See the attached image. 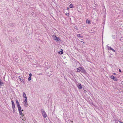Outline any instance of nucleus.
<instances>
[{"mask_svg":"<svg viewBox=\"0 0 123 123\" xmlns=\"http://www.w3.org/2000/svg\"><path fill=\"white\" fill-rule=\"evenodd\" d=\"M17 105L19 112V114L20 115H21L22 114V112L21 108L19 104H17Z\"/></svg>","mask_w":123,"mask_h":123,"instance_id":"nucleus-1","label":"nucleus"},{"mask_svg":"<svg viewBox=\"0 0 123 123\" xmlns=\"http://www.w3.org/2000/svg\"><path fill=\"white\" fill-rule=\"evenodd\" d=\"M53 39L55 40L57 42L59 41L60 40L59 37H57L56 36L54 35H53Z\"/></svg>","mask_w":123,"mask_h":123,"instance_id":"nucleus-2","label":"nucleus"},{"mask_svg":"<svg viewBox=\"0 0 123 123\" xmlns=\"http://www.w3.org/2000/svg\"><path fill=\"white\" fill-rule=\"evenodd\" d=\"M41 112L42 114V115L43 117L44 118L46 117L47 116V115L46 113L44 111V110L42 109V110L41 111Z\"/></svg>","mask_w":123,"mask_h":123,"instance_id":"nucleus-3","label":"nucleus"},{"mask_svg":"<svg viewBox=\"0 0 123 123\" xmlns=\"http://www.w3.org/2000/svg\"><path fill=\"white\" fill-rule=\"evenodd\" d=\"M110 76V78L113 80L114 81H117V79L116 78V77L113 75H111Z\"/></svg>","mask_w":123,"mask_h":123,"instance_id":"nucleus-4","label":"nucleus"},{"mask_svg":"<svg viewBox=\"0 0 123 123\" xmlns=\"http://www.w3.org/2000/svg\"><path fill=\"white\" fill-rule=\"evenodd\" d=\"M82 68L81 71V72L85 74H87V73L86 71L84 69V68L83 67L81 68Z\"/></svg>","mask_w":123,"mask_h":123,"instance_id":"nucleus-5","label":"nucleus"},{"mask_svg":"<svg viewBox=\"0 0 123 123\" xmlns=\"http://www.w3.org/2000/svg\"><path fill=\"white\" fill-rule=\"evenodd\" d=\"M24 106L26 107L28 105L27 100L25 99L24 102Z\"/></svg>","mask_w":123,"mask_h":123,"instance_id":"nucleus-6","label":"nucleus"},{"mask_svg":"<svg viewBox=\"0 0 123 123\" xmlns=\"http://www.w3.org/2000/svg\"><path fill=\"white\" fill-rule=\"evenodd\" d=\"M82 67H80L78 68H77V72H81V70Z\"/></svg>","mask_w":123,"mask_h":123,"instance_id":"nucleus-7","label":"nucleus"},{"mask_svg":"<svg viewBox=\"0 0 123 123\" xmlns=\"http://www.w3.org/2000/svg\"><path fill=\"white\" fill-rule=\"evenodd\" d=\"M76 85L77 87L79 89H81L82 88V87L81 84L79 85L76 84Z\"/></svg>","mask_w":123,"mask_h":123,"instance_id":"nucleus-8","label":"nucleus"},{"mask_svg":"<svg viewBox=\"0 0 123 123\" xmlns=\"http://www.w3.org/2000/svg\"><path fill=\"white\" fill-rule=\"evenodd\" d=\"M23 95L24 98H25V99L27 100V97L26 95V94L24 92L23 93Z\"/></svg>","mask_w":123,"mask_h":123,"instance_id":"nucleus-9","label":"nucleus"},{"mask_svg":"<svg viewBox=\"0 0 123 123\" xmlns=\"http://www.w3.org/2000/svg\"><path fill=\"white\" fill-rule=\"evenodd\" d=\"M12 104V108H15V103L13 100H11Z\"/></svg>","mask_w":123,"mask_h":123,"instance_id":"nucleus-10","label":"nucleus"},{"mask_svg":"<svg viewBox=\"0 0 123 123\" xmlns=\"http://www.w3.org/2000/svg\"><path fill=\"white\" fill-rule=\"evenodd\" d=\"M58 54L60 55H62L63 53V50L62 49H61V51L58 52Z\"/></svg>","mask_w":123,"mask_h":123,"instance_id":"nucleus-11","label":"nucleus"},{"mask_svg":"<svg viewBox=\"0 0 123 123\" xmlns=\"http://www.w3.org/2000/svg\"><path fill=\"white\" fill-rule=\"evenodd\" d=\"M15 25V24L13 23H10L9 24V26L11 27H13Z\"/></svg>","mask_w":123,"mask_h":123,"instance_id":"nucleus-12","label":"nucleus"},{"mask_svg":"<svg viewBox=\"0 0 123 123\" xmlns=\"http://www.w3.org/2000/svg\"><path fill=\"white\" fill-rule=\"evenodd\" d=\"M90 21L89 20L87 19L86 20V23L90 24Z\"/></svg>","mask_w":123,"mask_h":123,"instance_id":"nucleus-13","label":"nucleus"},{"mask_svg":"<svg viewBox=\"0 0 123 123\" xmlns=\"http://www.w3.org/2000/svg\"><path fill=\"white\" fill-rule=\"evenodd\" d=\"M4 83L2 82V80L0 79V86H2V84Z\"/></svg>","mask_w":123,"mask_h":123,"instance_id":"nucleus-14","label":"nucleus"},{"mask_svg":"<svg viewBox=\"0 0 123 123\" xmlns=\"http://www.w3.org/2000/svg\"><path fill=\"white\" fill-rule=\"evenodd\" d=\"M69 6L70 8H72L73 7V6L72 4H70Z\"/></svg>","mask_w":123,"mask_h":123,"instance_id":"nucleus-15","label":"nucleus"},{"mask_svg":"<svg viewBox=\"0 0 123 123\" xmlns=\"http://www.w3.org/2000/svg\"><path fill=\"white\" fill-rule=\"evenodd\" d=\"M21 82L22 83H23L24 84H25V80L23 79L21 81Z\"/></svg>","mask_w":123,"mask_h":123,"instance_id":"nucleus-16","label":"nucleus"},{"mask_svg":"<svg viewBox=\"0 0 123 123\" xmlns=\"http://www.w3.org/2000/svg\"><path fill=\"white\" fill-rule=\"evenodd\" d=\"M12 108L13 110V113H14V112H15V108L14 107V108Z\"/></svg>","mask_w":123,"mask_h":123,"instance_id":"nucleus-17","label":"nucleus"},{"mask_svg":"<svg viewBox=\"0 0 123 123\" xmlns=\"http://www.w3.org/2000/svg\"><path fill=\"white\" fill-rule=\"evenodd\" d=\"M108 49L109 50H111V49L112 48L111 47H110V46H109L108 45L107 46Z\"/></svg>","mask_w":123,"mask_h":123,"instance_id":"nucleus-18","label":"nucleus"},{"mask_svg":"<svg viewBox=\"0 0 123 123\" xmlns=\"http://www.w3.org/2000/svg\"><path fill=\"white\" fill-rule=\"evenodd\" d=\"M120 40L121 41V42L123 41V37H121L120 39Z\"/></svg>","mask_w":123,"mask_h":123,"instance_id":"nucleus-19","label":"nucleus"},{"mask_svg":"<svg viewBox=\"0 0 123 123\" xmlns=\"http://www.w3.org/2000/svg\"><path fill=\"white\" fill-rule=\"evenodd\" d=\"M77 35L78 37H80V35L79 34H77Z\"/></svg>","mask_w":123,"mask_h":123,"instance_id":"nucleus-20","label":"nucleus"},{"mask_svg":"<svg viewBox=\"0 0 123 123\" xmlns=\"http://www.w3.org/2000/svg\"><path fill=\"white\" fill-rule=\"evenodd\" d=\"M31 77H29L28 79V80L29 81H30L31 80Z\"/></svg>","mask_w":123,"mask_h":123,"instance_id":"nucleus-21","label":"nucleus"},{"mask_svg":"<svg viewBox=\"0 0 123 123\" xmlns=\"http://www.w3.org/2000/svg\"><path fill=\"white\" fill-rule=\"evenodd\" d=\"M16 103L17 105L19 104L18 101V100H16Z\"/></svg>","mask_w":123,"mask_h":123,"instance_id":"nucleus-22","label":"nucleus"},{"mask_svg":"<svg viewBox=\"0 0 123 123\" xmlns=\"http://www.w3.org/2000/svg\"><path fill=\"white\" fill-rule=\"evenodd\" d=\"M29 77H31V76H32V74L31 73H30L29 74Z\"/></svg>","mask_w":123,"mask_h":123,"instance_id":"nucleus-23","label":"nucleus"},{"mask_svg":"<svg viewBox=\"0 0 123 123\" xmlns=\"http://www.w3.org/2000/svg\"><path fill=\"white\" fill-rule=\"evenodd\" d=\"M119 71L121 73L122 71H121V70L120 69H119Z\"/></svg>","mask_w":123,"mask_h":123,"instance_id":"nucleus-24","label":"nucleus"},{"mask_svg":"<svg viewBox=\"0 0 123 123\" xmlns=\"http://www.w3.org/2000/svg\"><path fill=\"white\" fill-rule=\"evenodd\" d=\"M112 37L113 39H115V36H112Z\"/></svg>","mask_w":123,"mask_h":123,"instance_id":"nucleus-25","label":"nucleus"},{"mask_svg":"<svg viewBox=\"0 0 123 123\" xmlns=\"http://www.w3.org/2000/svg\"><path fill=\"white\" fill-rule=\"evenodd\" d=\"M80 37L81 38H83V36H80Z\"/></svg>","mask_w":123,"mask_h":123,"instance_id":"nucleus-26","label":"nucleus"},{"mask_svg":"<svg viewBox=\"0 0 123 123\" xmlns=\"http://www.w3.org/2000/svg\"><path fill=\"white\" fill-rule=\"evenodd\" d=\"M20 77H18V78L20 80H22L21 79V78H20Z\"/></svg>","mask_w":123,"mask_h":123,"instance_id":"nucleus-27","label":"nucleus"},{"mask_svg":"<svg viewBox=\"0 0 123 123\" xmlns=\"http://www.w3.org/2000/svg\"><path fill=\"white\" fill-rule=\"evenodd\" d=\"M69 9V7H67V10H68Z\"/></svg>","mask_w":123,"mask_h":123,"instance_id":"nucleus-28","label":"nucleus"},{"mask_svg":"<svg viewBox=\"0 0 123 123\" xmlns=\"http://www.w3.org/2000/svg\"><path fill=\"white\" fill-rule=\"evenodd\" d=\"M113 52H115V50L113 49L112 50Z\"/></svg>","mask_w":123,"mask_h":123,"instance_id":"nucleus-29","label":"nucleus"},{"mask_svg":"<svg viewBox=\"0 0 123 123\" xmlns=\"http://www.w3.org/2000/svg\"><path fill=\"white\" fill-rule=\"evenodd\" d=\"M81 42H82V43H85L84 42H83V41H81Z\"/></svg>","mask_w":123,"mask_h":123,"instance_id":"nucleus-30","label":"nucleus"},{"mask_svg":"<svg viewBox=\"0 0 123 123\" xmlns=\"http://www.w3.org/2000/svg\"><path fill=\"white\" fill-rule=\"evenodd\" d=\"M113 74L114 75H116V73H114Z\"/></svg>","mask_w":123,"mask_h":123,"instance_id":"nucleus-31","label":"nucleus"},{"mask_svg":"<svg viewBox=\"0 0 123 123\" xmlns=\"http://www.w3.org/2000/svg\"><path fill=\"white\" fill-rule=\"evenodd\" d=\"M119 122L120 123H123V122H122L120 121H119Z\"/></svg>","mask_w":123,"mask_h":123,"instance_id":"nucleus-32","label":"nucleus"},{"mask_svg":"<svg viewBox=\"0 0 123 123\" xmlns=\"http://www.w3.org/2000/svg\"><path fill=\"white\" fill-rule=\"evenodd\" d=\"M22 115V116H24V114H23V113H22V114L21 115Z\"/></svg>","mask_w":123,"mask_h":123,"instance_id":"nucleus-33","label":"nucleus"},{"mask_svg":"<svg viewBox=\"0 0 123 123\" xmlns=\"http://www.w3.org/2000/svg\"><path fill=\"white\" fill-rule=\"evenodd\" d=\"M18 77H20L19 78H22V77L21 76H19Z\"/></svg>","mask_w":123,"mask_h":123,"instance_id":"nucleus-34","label":"nucleus"},{"mask_svg":"<svg viewBox=\"0 0 123 123\" xmlns=\"http://www.w3.org/2000/svg\"><path fill=\"white\" fill-rule=\"evenodd\" d=\"M113 49L112 48L111 49V50L112 51Z\"/></svg>","mask_w":123,"mask_h":123,"instance_id":"nucleus-35","label":"nucleus"},{"mask_svg":"<svg viewBox=\"0 0 123 123\" xmlns=\"http://www.w3.org/2000/svg\"><path fill=\"white\" fill-rule=\"evenodd\" d=\"M86 92V91L85 90L84 91V92Z\"/></svg>","mask_w":123,"mask_h":123,"instance_id":"nucleus-36","label":"nucleus"},{"mask_svg":"<svg viewBox=\"0 0 123 123\" xmlns=\"http://www.w3.org/2000/svg\"><path fill=\"white\" fill-rule=\"evenodd\" d=\"M22 111H23V110H22Z\"/></svg>","mask_w":123,"mask_h":123,"instance_id":"nucleus-37","label":"nucleus"},{"mask_svg":"<svg viewBox=\"0 0 123 123\" xmlns=\"http://www.w3.org/2000/svg\"><path fill=\"white\" fill-rule=\"evenodd\" d=\"M81 40H83V39H81Z\"/></svg>","mask_w":123,"mask_h":123,"instance_id":"nucleus-38","label":"nucleus"},{"mask_svg":"<svg viewBox=\"0 0 123 123\" xmlns=\"http://www.w3.org/2000/svg\"><path fill=\"white\" fill-rule=\"evenodd\" d=\"M23 120H24V119H23Z\"/></svg>","mask_w":123,"mask_h":123,"instance_id":"nucleus-39","label":"nucleus"}]
</instances>
